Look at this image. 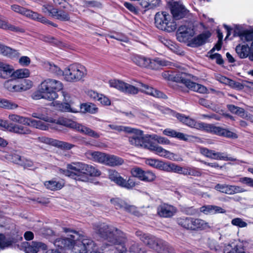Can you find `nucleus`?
Instances as JSON below:
<instances>
[{"label": "nucleus", "instance_id": "obj_1", "mask_svg": "<svg viewBox=\"0 0 253 253\" xmlns=\"http://www.w3.org/2000/svg\"><path fill=\"white\" fill-rule=\"evenodd\" d=\"M127 133L130 134L128 136V142L131 145L135 147L147 149L155 152L161 157L170 160L175 161L177 160V156L175 154L164 149L161 146L150 141L149 138L151 137V135H144L142 130L130 127Z\"/></svg>", "mask_w": 253, "mask_h": 253}, {"label": "nucleus", "instance_id": "obj_2", "mask_svg": "<svg viewBox=\"0 0 253 253\" xmlns=\"http://www.w3.org/2000/svg\"><path fill=\"white\" fill-rule=\"evenodd\" d=\"M63 229L64 232L73 234L70 235V238L56 239L54 242L56 247L60 249L73 248L76 253H87L88 251L93 249L94 243L91 239L70 228L64 227Z\"/></svg>", "mask_w": 253, "mask_h": 253}, {"label": "nucleus", "instance_id": "obj_3", "mask_svg": "<svg viewBox=\"0 0 253 253\" xmlns=\"http://www.w3.org/2000/svg\"><path fill=\"white\" fill-rule=\"evenodd\" d=\"M93 228L95 232L108 242L110 245L116 246L117 253H126L127 249L125 244L127 239L124 233L104 223L95 225Z\"/></svg>", "mask_w": 253, "mask_h": 253}, {"label": "nucleus", "instance_id": "obj_4", "mask_svg": "<svg viewBox=\"0 0 253 253\" xmlns=\"http://www.w3.org/2000/svg\"><path fill=\"white\" fill-rule=\"evenodd\" d=\"M59 173L76 180L86 182L88 176L98 177L101 171L96 167L81 162H72L67 165V169H60Z\"/></svg>", "mask_w": 253, "mask_h": 253}, {"label": "nucleus", "instance_id": "obj_5", "mask_svg": "<svg viewBox=\"0 0 253 253\" xmlns=\"http://www.w3.org/2000/svg\"><path fill=\"white\" fill-rule=\"evenodd\" d=\"M63 84L60 81L52 79H46L39 85L38 90L32 94V98L35 100L41 98L53 101L58 98L57 91L63 88Z\"/></svg>", "mask_w": 253, "mask_h": 253}, {"label": "nucleus", "instance_id": "obj_6", "mask_svg": "<svg viewBox=\"0 0 253 253\" xmlns=\"http://www.w3.org/2000/svg\"><path fill=\"white\" fill-rule=\"evenodd\" d=\"M87 75L85 67L78 63L73 64L63 70V79L67 82L74 83L79 82Z\"/></svg>", "mask_w": 253, "mask_h": 253}, {"label": "nucleus", "instance_id": "obj_7", "mask_svg": "<svg viewBox=\"0 0 253 253\" xmlns=\"http://www.w3.org/2000/svg\"><path fill=\"white\" fill-rule=\"evenodd\" d=\"M136 235L146 245L159 253H167L168 245L165 241L152 235L144 234L140 231L136 232Z\"/></svg>", "mask_w": 253, "mask_h": 253}, {"label": "nucleus", "instance_id": "obj_8", "mask_svg": "<svg viewBox=\"0 0 253 253\" xmlns=\"http://www.w3.org/2000/svg\"><path fill=\"white\" fill-rule=\"evenodd\" d=\"M155 24L157 28L169 33L177 28V24L171 16L166 12H158L155 16Z\"/></svg>", "mask_w": 253, "mask_h": 253}, {"label": "nucleus", "instance_id": "obj_9", "mask_svg": "<svg viewBox=\"0 0 253 253\" xmlns=\"http://www.w3.org/2000/svg\"><path fill=\"white\" fill-rule=\"evenodd\" d=\"M50 123L74 128L83 134L87 135L94 138H97L100 136V135L97 132L90 128L65 118H60L57 120L52 118V121H51Z\"/></svg>", "mask_w": 253, "mask_h": 253}, {"label": "nucleus", "instance_id": "obj_10", "mask_svg": "<svg viewBox=\"0 0 253 253\" xmlns=\"http://www.w3.org/2000/svg\"><path fill=\"white\" fill-rule=\"evenodd\" d=\"M239 36L241 40L247 42H252V43L250 47L248 45L239 44L236 47V53L241 58L247 57L249 53H251L252 55L250 57V58L253 60V32L245 30L241 33Z\"/></svg>", "mask_w": 253, "mask_h": 253}, {"label": "nucleus", "instance_id": "obj_11", "mask_svg": "<svg viewBox=\"0 0 253 253\" xmlns=\"http://www.w3.org/2000/svg\"><path fill=\"white\" fill-rule=\"evenodd\" d=\"M111 87L126 94L135 95L139 91L140 82L134 81L131 84L126 83L120 80H112L109 82Z\"/></svg>", "mask_w": 253, "mask_h": 253}, {"label": "nucleus", "instance_id": "obj_12", "mask_svg": "<svg viewBox=\"0 0 253 253\" xmlns=\"http://www.w3.org/2000/svg\"><path fill=\"white\" fill-rule=\"evenodd\" d=\"M108 176L112 181L114 182L118 185L127 189H132L136 185L135 181L133 179L129 178L126 180L123 178L116 170H110Z\"/></svg>", "mask_w": 253, "mask_h": 253}, {"label": "nucleus", "instance_id": "obj_13", "mask_svg": "<svg viewBox=\"0 0 253 253\" xmlns=\"http://www.w3.org/2000/svg\"><path fill=\"white\" fill-rule=\"evenodd\" d=\"M178 71L173 77L174 81L183 84L188 89L190 86V73L188 67L176 66Z\"/></svg>", "mask_w": 253, "mask_h": 253}, {"label": "nucleus", "instance_id": "obj_14", "mask_svg": "<svg viewBox=\"0 0 253 253\" xmlns=\"http://www.w3.org/2000/svg\"><path fill=\"white\" fill-rule=\"evenodd\" d=\"M171 13L173 19L180 20L188 15L189 11L180 1H174L171 5Z\"/></svg>", "mask_w": 253, "mask_h": 253}, {"label": "nucleus", "instance_id": "obj_15", "mask_svg": "<svg viewBox=\"0 0 253 253\" xmlns=\"http://www.w3.org/2000/svg\"><path fill=\"white\" fill-rule=\"evenodd\" d=\"M214 189L218 191L228 195H233L247 191L246 190L240 186L225 184H217L215 186Z\"/></svg>", "mask_w": 253, "mask_h": 253}, {"label": "nucleus", "instance_id": "obj_16", "mask_svg": "<svg viewBox=\"0 0 253 253\" xmlns=\"http://www.w3.org/2000/svg\"><path fill=\"white\" fill-rule=\"evenodd\" d=\"M157 212L160 217L169 218L173 216L176 213L177 209L172 205L162 203L158 206Z\"/></svg>", "mask_w": 253, "mask_h": 253}, {"label": "nucleus", "instance_id": "obj_17", "mask_svg": "<svg viewBox=\"0 0 253 253\" xmlns=\"http://www.w3.org/2000/svg\"><path fill=\"white\" fill-rule=\"evenodd\" d=\"M177 40L180 42L186 43L190 46V27L189 22L186 25H182L178 29L176 32Z\"/></svg>", "mask_w": 253, "mask_h": 253}, {"label": "nucleus", "instance_id": "obj_18", "mask_svg": "<svg viewBox=\"0 0 253 253\" xmlns=\"http://www.w3.org/2000/svg\"><path fill=\"white\" fill-rule=\"evenodd\" d=\"M139 91L155 97L164 99L167 98V96L161 91L142 83H140Z\"/></svg>", "mask_w": 253, "mask_h": 253}, {"label": "nucleus", "instance_id": "obj_19", "mask_svg": "<svg viewBox=\"0 0 253 253\" xmlns=\"http://www.w3.org/2000/svg\"><path fill=\"white\" fill-rule=\"evenodd\" d=\"M24 16L32 20L40 22L43 24L50 25L55 27H57L56 24L48 20L41 14L30 9H26V11Z\"/></svg>", "mask_w": 253, "mask_h": 253}, {"label": "nucleus", "instance_id": "obj_20", "mask_svg": "<svg viewBox=\"0 0 253 253\" xmlns=\"http://www.w3.org/2000/svg\"><path fill=\"white\" fill-rule=\"evenodd\" d=\"M47 247L43 243L40 242H32L25 248L26 253H38L41 251L47 250Z\"/></svg>", "mask_w": 253, "mask_h": 253}, {"label": "nucleus", "instance_id": "obj_21", "mask_svg": "<svg viewBox=\"0 0 253 253\" xmlns=\"http://www.w3.org/2000/svg\"><path fill=\"white\" fill-rule=\"evenodd\" d=\"M0 54L10 59H17L20 55L18 50L0 43Z\"/></svg>", "mask_w": 253, "mask_h": 253}, {"label": "nucleus", "instance_id": "obj_22", "mask_svg": "<svg viewBox=\"0 0 253 253\" xmlns=\"http://www.w3.org/2000/svg\"><path fill=\"white\" fill-rule=\"evenodd\" d=\"M133 62L142 67L151 69L152 59L143 56L135 55L132 58Z\"/></svg>", "mask_w": 253, "mask_h": 253}, {"label": "nucleus", "instance_id": "obj_23", "mask_svg": "<svg viewBox=\"0 0 253 253\" xmlns=\"http://www.w3.org/2000/svg\"><path fill=\"white\" fill-rule=\"evenodd\" d=\"M13 71L12 65L0 61V78L5 79L12 77Z\"/></svg>", "mask_w": 253, "mask_h": 253}, {"label": "nucleus", "instance_id": "obj_24", "mask_svg": "<svg viewBox=\"0 0 253 253\" xmlns=\"http://www.w3.org/2000/svg\"><path fill=\"white\" fill-rule=\"evenodd\" d=\"M224 253H246L245 248L242 243H238L236 244H231L225 246L223 249Z\"/></svg>", "mask_w": 253, "mask_h": 253}, {"label": "nucleus", "instance_id": "obj_25", "mask_svg": "<svg viewBox=\"0 0 253 253\" xmlns=\"http://www.w3.org/2000/svg\"><path fill=\"white\" fill-rule=\"evenodd\" d=\"M211 35L209 32H205L199 35L191 41V46L198 47L204 44Z\"/></svg>", "mask_w": 253, "mask_h": 253}, {"label": "nucleus", "instance_id": "obj_26", "mask_svg": "<svg viewBox=\"0 0 253 253\" xmlns=\"http://www.w3.org/2000/svg\"><path fill=\"white\" fill-rule=\"evenodd\" d=\"M52 104L53 106H54L57 110L61 112L72 113H77L78 112L77 109L71 107V102H64V103H60L58 101H55L53 102Z\"/></svg>", "mask_w": 253, "mask_h": 253}, {"label": "nucleus", "instance_id": "obj_27", "mask_svg": "<svg viewBox=\"0 0 253 253\" xmlns=\"http://www.w3.org/2000/svg\"><path fill=\"white\" fill-rule=\"evenodd\" d=\"M87 157L92 161L104 164L106 154L98 151H88L86 153Z\"/></svg>", "mask_w": 253, "mask_h": 253}, {"label": "nucleus", "instance_id": "obj_28", "mask_svg": "<svg viewBox=\"0 0 253 253\" xmlns=\"http://www.w3.org/2000/svg\"><path fill=\"white\" fill-rule=\"evenodd\" d=\"M211 227L209 223L201 219H192L191 220V229L206 230Z\"/></svg>", "mask_w": 253, "mask_h": 253}, {"label": "nucleus", "instance_id": "obj_29", "mask_svg": "<svg viewBox=\"0 0 253 253\" xmlns=\"http://www.w3.org/2000/svg\"><path fill=\"white\" fill-rule=\"evenodd\" d=\"M211 159L217 160H223L225 161H237V164H240L242 163H245L243 161H240L235 158L229 157L225 153L215 152L213 150L212 151L211 157Z\"/></svg>", "mask_w": 253, "mask_h": 253}, {"label": "nucleus", "instance_id": "obj_30", "mask_svg": "<svg viewBox=\"0 0 253 253\" xmlns=\"http://www.w3.org/2000/svg\"><path fill=\"white\" fill-rule=\"evenodd\" d=\"M200 211L205 214L225 212V211L221 207L213 205L203 206L200 208Z\"/></svg>", "mask_w": 253, "mask_h": 253}, {"label": "nucleus", "instance_id": "obj_31", "mask_svg": "<svg viewBox=\"0 0 253 253\" xmlns=\"http://www.w3.org/2000/svg\"><path fill=\"white\" fill-rule=\"evenodd\" d=\"M163 133L167 136L171 137L177 138L181 140L187 141L188 140L189 136L185 135L183 133L177 132L176 130L171 128L165 129Z\"/></svg>", "mask_w": 253, "mask_h": 253}, {"label": "nucleus", "instance_id": "obj_32", "mask_svg": "<svg viewBox=\"0 0 253 253\" xmlns=\"http://www.w3.org/2000/svg\"><path fill=\"white\" fill-rule=\"evenodd\" d=\"M124 160L117 156L106 154L104 164L105 165L114 167L123 164Z\"/></svg>", "mask_w": 253, "mask_h": 253}, {"label": "nucleus", "instance_id": "obj_33", "mask_svg": "<svg viewBox=\"0 0 253 253\" xmlns=\"http://www.w3.org/2000/svg\"><path fill=\"white\" fill-rule=\"evenodd\" d=\"M172 66H174V64L165 59L158 58L152 60L151 69L158 70L161 67L169 66L170 67Z\"/></svg>", "mask_w": 253, "mask_h": 253}, {"label": "nucleus", "instance_id": "obj_34", "mask_svg": "<svg viewBox=\"0 0 253 253\" xmlns=\"http://www.w3.org/2000/svg\"><path fill=\"white\" fill-rule=\"evenodd\" d=\"M45 187L51 191H57L62 189L64 186L63 181H56L54 179L46 181L44 183Z\"/></svg>", "mask_w": 253, "mask_h": 253}, {"label": "nucleus", "instance_id": "obj_35", "mask_svg": "<svg viewBox=\"0 0 253 253\" xmlns=\"http://www.w3.org/2000/svg\"><path fill=\"white\" fill-rule=\"evenodd\" d=\"M10 131L19 134L23 135L29 134L32 132V131L28 127L14 124H12L11 126L10 127Z\"/></svg>", "mask_w": 253, "mask_h": 253}, {"label": "nucleus", "instance_id": "obj_36", "mask_svg": "<svg viewBox=\"0 0 253 253\" xmlns=\"http://www.w3.org/2000/svg\"><path fill=\"white\" fill-rule=\"evenodd\" d=\"M4 88L11 92H20L19 83L14 79H9L4 83Z\"/></svg>", "mask_w": 253, "mask_h": 253}, {"label": "nucleus", "instance_id": "obj_37", "mask_svg": "<svg viewBox=\"0 0 253 253\" xmlns=\"http://www.w3.org/2000/svg\"><path fill=\"white\" fill-rule=\"evenodd\" d=\"M81 111L83 113L96 114L98 111L96 105L92 103H84L80 105Z\"/></svg>", "mask_w": 253, "mask_h": 253}, {"label": "nucleus", "instance_id": "obj_38", "mask_svg": "<svg viewBox=\"0 0 253 253\" xmlns=\"http://www.w3.org/2000/svg\"><path fill=\"white\" fill-rule=\"evenodd\" d=\"M160 3L161 0H143L140 3V6L145 11H147L160 6Z\"/></svg>", "mask_w": 253, "mask_h": 253}, {"label": "nucleus", "instance_id": "obj_39", "mask_svg": "<svg viewBox=\"0 0 253 253\" xmlns=\"http://www.w3.org/2000/svg\"><path fill=\"white\" fill-rule=\"evenodd\" d=\"M52 16L62 21H69L70 17L67 12L55 8L52 12Z\"/></svg>", "mask_w": 253, "mask_h": 253}, {"label": "nucleus", "instance_id": "obj_40", "mask_svg": "<svg viewBox=\"0 0 253 253\" xmlns=\"http://www.w3.org/2000/svg\"><path fill=\"white\" fill-rule=\"evenodd\" d=\"M8 119L10 121L14 123H17L27 126L29 125V121L30 118L27 117H25L17 114H11L9 115Z\"/></svg>", "mask_w": 253, "mask_h": 253}, {"label": "nucleus", "instance_id": "obj_41", "mask_svg": "<svg viewBox=\"0 0 253 253\" xmlns=\"http://www.w3.org/2000/svg\"><path fill=\"white\" fill-rule=\"evenodd\" d=\"M28 126L35 127L42 130H47L49 127V125L41 121H37L34 119H29Z\"/></svg>", "mask_w": 253, "mask_h": 253}, {"label": "nucleus", "instance_id": "obj_42", "mask_svg": "<svg viewBox=\"0 0 253 253\" xmlns=\"http://www.w3.org/2000/svg\"><path fill=\"white\" fill-rule=\"evenodd\" d=\"M47 110L46 109H42L41 111H38L36 112H34L32 114V116L34 118H37L43 120L46 122L50 123L52 121V118L47 116Z\"/></svg>", "mask_w": 253, "mask_h": 253}, {"label": "nucleus", "instance_id": "obj_43", "mask_svg": "<svg viewBox=\"0 0 253 253\" xmlns=\"http://www.w3.org/2000/svg\"><path fill=\"white\" fill-rule=\"evenodd\" d=\"M44 67L47 70L55 75L63 76V71L61 70L58 66L52 63H45Z\"/></svg>", "mask_w": 253, "mask_h": 253}, {"label": "nucleus", "instance_id": "obj_44", "mask_svg": "<svg viewBox=\"0 0 253 253\" xmlns=\"http://www.w3.org/2000/svg\"><path fill=\"white\" fill-rule=\"evenodd\" d=\"M0 28L4 30H8L13 32H23L24 30L18 27H16L7 21L0 19Z\"/></svg>", "mask_w": 253, "mask_h": 253}, {"label": "nucleus", "instance_id": "obj_45", "mask_svg": "<svg viewBox=\"0 0 253 253\" xmlns=\"http://www.w3.org/2000/svg\"><path fill=\"white\" fill-rule=\"evenodd\" d=\"M30 72L29 69L26 68L19 69L13 71L12 77L16 79H23L30 76Z\"/></svg>", "mask_w": 253, "mask_h": 253}, {"label": "nucleus", "instance_id": "obj_46", "mask_svg": "<svg viewBox=\"0 0 253 253\" xmlns=\"http://www.w3.org/2000/svg\"><path fill=\"white\" fill-rule=\"evenodd\" d=\"M18 107V105L9 100L5 99H0V108L8 110H13Z\"/></svg>", "mask_w": 253, "mask_h": 253}, {"label": "nucleus", "instance_id": "obj_47", "mask_svg": "<svg viewBox=\"0 0 253 253\" xmlns=\"http://www.w3.org/2000/svg\"><path fill=\"white\" fill-rule=\"evenodd\" d=\"M145 163L153 168L160 169H164L165 168V163L156 159H147L145 161Z\"/></svg>", "mask_w": 253, "mask_h": 253}, {"label": "nucleus", "instance_id": "obj_48", "mask_svg": "<svg viewBox=\"0 0 253 253\" xmlns=\"http://www.w3.org/2000/svg\"><path fill=\"white\" fill-rule=\"evenodd\" d=\"M217 134L220 136L226 137L230 138H238V135L228 129L221 128L219 127Z\"/></svg>", "mask_w": 253, "mask_h": 253}, {"label": "nucleus", "instance_id": "obj_49", "mask_svg": "<svg viewBox=\"0 0 253 253\" xmlns=\"http://www.w3.org/2000/svg\"><path fill=\"white\" fill-rule=\"evenodd\" d=\"M156 174L150 170L144 171L141 180L146 182H152L156 179Z\"/></svg>", "mask_w": 253, "mask_h": 253}, {"label": "nucleus", "instance_id": "obj_50", "mask_svg": "<svg viewBox=\"0 0 253 253\" xmlns=\"http://www.w3.org/2000/svg\"><path fill=\"white\" fill-rule=\"evenodd\" d=\"M227 108L231 112L234 113L242 118H244L245 112L243 108L236 106L232 104L228 105Z\"/></svg>", "mask_w": 253, "mask_h": 253}, {"label": "nucleus", "instance_id": "obj_51", "mask_svg": "<svg viewBox=\"0 0 253 253\" xmlns=\"http://www.w3.org/2000/svg\"><path fill=\"white\" fill-rule=\"evenodd\" d=\"M53 146L57 147L64 150H70L72 149L74 146V145L66 142L61 141L55 139Z\"/></svg>", "mask_w": 253, "mask_h": 253}, {"label": "nucleus", "instance_id": "obj_52", "mask_svg": "<svg viewBox=\"0 0 253 253\" xmlns=\"http://www.w3.org/2000/svg\"><path fill=\"white\" fill-rule=\"evenodd\" d=\"M201 129L207 132L214 133L217 134L219 126H215L212 125L208 124L205 123L202 124Z\"/></svg>", "mask_w": 253, "mask_h": 253}, {"label": "nucleus", "instance_id": "obj_53", "mask_svg": "<svg viewBox=\"0 0 253 253\" xmlns=\"http://www.w3.org/2000/svg\"><path fill=\"white\" fill-rule=\"evenodd\" d=\"M191 90L201 93H205L207 92V89L205 86L193 82H191Z\"/></svg>", "mask_w": 253, "mask_h": 253}, {"label": "nucleus", "instance_id": "obj_54", "mask_svg": "<svg viewBox=\"0 0 253 253\" xmlns=\"http://www.w3.org/2000/svg\"><path fill=\"white\" fill-rule=\"evenodd\" d=\"M33 82L29 80H24L19 83L20 92L26 91L33 86Z\"/></svg>", "mask_w": 253, "mask_h": 253}, {"label": "nucleus", "instance_id": "obj_55", "mask_svg": "<svg viewBox=\"0 0 253 253\" xmlns=\"http://www.w3.org/2000/svg\"><path fill=\"white\" fill-rule=\"evenodd\" d=\"M12 243V241L10 238H6L3 234H0V248L3 249L8 247Z\"/></svg>", "mask_w": 253, "mask_h": 253}, {"label": "nucleus", "instance_id": "obj_56", "mask_svg": "<svg viewBox=\"0 0 253 253\" xmlns=\"http://www.w3.org/2000/svg\"><path fill=\"white\" fill-rule=\"evenodd\" d=\"M108 126L116 131L120 132L124 131L127 133L130 126L117 125L115 124L109 125Z\"/></svg>", "mask_w": 253, "mask_h": 253}, {"label": "nucleus", "instance_id": "obj_57", "mask_svg": "<svg viewBox=\"0 0 253 253\" xmlns=\"http://www.w3.org/2000/svg\"><path fill=\"white\" fill-rule=\"evenodd\" d=\"M215 78L216 79L221 83L227 84L230 86H233L235 84V82L233 80H231L221 75H216Z\"/></svg>", "mask_w": 253, "mask_h": 253}, {"label": "nucleus", "instance_id": "obj_58", "mask_svg": "<svg viewBox=\"0 0 253 253\" xmlns=\"http://www.w3.org/2000/svg\"><path fill=\"white\" fill-rule=\"evenodd\" d=\"M151 138L154 139L158 143L163 145H170V141L167 138L157 135H151Z\"/></svg>", "mask_w": 253, "mask_h": 253}, {"label": "nucleus", "instance_id": "obj_59", "mask_svg": "<svg viewBox=\"0 0 253 253\" xmlns=\"http://www.w3.org/2000/svg\"><path fill=\"white\" fill-rule=\"evenodd\" d=\"M144 170L138 167H134L131 169L130 172L132 175L135 177L138 178L141 180Z\"/></svg>", "mask_w": 253, "mask_h": 253}, {"label": "nucleus", "instance_id": "obj_60", "mask_svg": "<svg viewBox=\"0 0 253 253\" xmlns=\"http://www.w3.org/2000/svg\"><path fill=\"white\" fill-rule=\"evenodd\" d=\"M178 224L185 229H189L190 220L188 217L181 216L177 218Z\"/></svg>", "mask_w": 253, "mask_h": 253}, {"label": "nucleus", "instance_id": "obj_61", "mask_svg": "<svg viewBox=\"0 0 253 253\" xmlns=\"http://www.w3.org/2000/svg\"><path fill=\"white\" fill-rule=\"evenodd\" d=\"M112 204L116 209H123L125 210L127 203L120 199H113L111 200Z\"/></svg>", "mask_w": 253, "mask_h": 253}, {"label": "nucleus", "instance_id": "obj_62", "mask_svg": "<svg viewBox=\"0 0 253 253\" xmlns=\"http://www.w3.org/2000/svg\"><path fill=\"white\" fill-rule=\"evenodd\" d=\"M165 167L164 169L168 171H171L179 173L180 169H181V167L178 166L174 164H170L169 165H166L165 164Z\"/></svg>", "mask_w": 253, "mask_h": 253}, {"label": "nucleus", "instance_id": "obj_63", "mask_svg": "<svg viewBox=\"0 0 253 253\" xmlns=\"http://www.w3.org/2000/svg\"><path fill=\"white\" fill-rule=\"evenodd\" d=\"M125 211L137 216L140 215V213L138 209L134 206L129 205L127 204Z\"/></svg>", "mask_w": 253, "mask_h": 253}, {"label": "nucleus", "instance_id": "obj_64", "mask_svg": "<svg viewBox=\"0 0 253 253\" xmlns=\"http://www.w3.org/2000/svg\"><path fill=\"white\" fill-rule=\"evenodd\" d=\"M231 223L234 226H238L240 228L246 227L248 224L244 221L242 218H235L232 220Z\"/></svg>", "mask_w": 253, "mask_h": 253}]
</instances>
